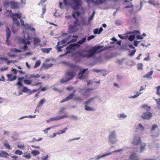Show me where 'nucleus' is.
Instances as JSON below:
<instances>
[{"mask_svg": "<svg viewBox=\"0 0 160 160\" xmlns=\"http://www.w3.org/2000/svg\"><path fill=\"white\" fill-rule=\"evenodd\" d=\"M68 65L72 68H74L76 67V65L74 64L69 63Z\"/></svg>", "mask_w": 160, "mask_h": 160, "instance_id": "57", "label": "nucleus"}, {"mask_svg": "<svg viewBox=\"0 0 160 160\" xmlns=\"http://www.w3.org/2000/svg\"><path fill=\"white\" fill-rule=\"evenodd\" d=\"M40 75L39 74H37L36 75L34 74H32L30 75L29 78H34L35 79L34 80H32V82L33 83L32 85L33 86H36L38 85L41 84L42 83L41 82H39V80L38 79H36L38 78H39Z\"/></svg>", "mask_w": 160, "mask_h": 160, "instance_id": "5", "label": "nucleus"}, {"mask_svg": "<svg viewBox=\"0 0 160 160\" xmlns=\"http://www.w3.org/2000/svg\"><path fill=\"white\" fill-rule=\"evenodd\" d=\"M73 37H75V38H73L72 39H71L70 42H76L77 40V38H78V36H75V35H73V36H72Z\"/></svg>", "mask_w": 160, "mask_h": 160, "instance_id": "49", "label": "nucleus"}, {"mask_svg": "<svg viewBox=\"0 0 160 160\" xmlns=\"http://www.w3.org/2000/svg\"><path fill=\"white\" fill-rule=\"evenodd\" d=\"M148 2L149 4L152 5H153L154 6H155V5H158L159 4V3L158 2L154 3L153 0H150L148 1Z\"/></svg>", "mask_w": 160, "mask_h": 160, "instance_id": "32", "label": "nucleus"}, {"mask_svg": "<svg viewBox=\"0 0 160 160\" xmlns=\"http://www.w3.org/2000/svg\"><path fill=\"white\" fill-rule=\"evenodd\" d=\"M129 159L131 160H139V158L137 157L135 153H133L130 156Z\"/></svg>", "mask_w": 160, "mask_h": 160, "instance_id": "18", "label": "nucleus"}, {"mask_svg": "<svg viewBox=\"0 0 160 160\" xmlns=\"http://www.w3.org/2000/svg\"><path fill=\"white\" fill-rule=\"evenodd\" d=\"M10 4V2L8 1H6L4 2L3 3V6L4 7H7L9 6V5Z\"/></svg>", "mask_w": 160, "mask_h": 160, "instance_id": "41", "label": "nucleus"}, {"mask_svg": "<svg viewBox=\"0 0 160 160\" xmlns=\"http://www.w3.org/2000/svg\"><path fill=\"white\" fill-rule=\"evenodd\" d=\"M80 14V13L78 12H74L72 14V16L76 19V20L74 22V23L76 24L78 23V19L76 16H79Z\"/></svg>", "mask_w": 160, "mask_h": 160, "instance_id": "17", "label": "nucleus"}, {"mask_svg": "<svg viewBox=\"0 0 160 160\" xmlns=\"http://www.w3.org/2000/svg\"><path fill=\"white\" fill-rule=\"evenodd\" d=\"M13 72V73L16 75L17 74V71L16 69L12 68L11 70Z\"/></svg>", "mask_w": 160, "mask_h": 160, "instance_id": "61", "label": "nucleus"}, {"mask_svg": "<svg viewBox=\"0 0 160 160\" xmlns=\"http://www.w3.org/2000/svg\"><path fill=\"white\" fill-rule=\"evenodd\" d=\"M88 69V68L84 69H83L82 71L79 72V73H78V75H81V76L79 77V78L80 79H81L84 78L83 75Z\"/></svg>", "mask_w": 160, "mask_h": 160, "instance_id": "19", "label": "nucleus"}, {"mask_svg": "<svg viewBox=\"0 0 160 160\" xmlns=\"http://www.w3.org/2000/svg\"><path fill=\"white\" fill-rule=\"evenodd\" d=\"M68 79V78H63L60 80V82L61 83H64L66 82H67L68 81H66Z\"/></svg>", "mask_w": 160, "mask_h": 160, "instance_id": "47", "label": "nucleus"}, {"mask_svg": "<svg viewBox=\"0 0 160 160\" xmlns=\"http://www.w3.org/2000/svg\"><path fill=\"white\" fill-rule=\"evenodd\" d=\"M31 153L34 156H36L40 153V152L38 150H34L31 152Z\"/></svg>", "mask_w": 160, "mask_h": 160, "instance_id": "39", "label": "nucleus"}, {"mask_svg": "<svg viewBox=\"0 0 160 160\" xmlns=\"http://www.w3.org/2000/svg\"><path fill=\"white\" fill-rule=\"evenodd\" d=\"M29 90V89H28V88H27L26 87H24L23 88V92H28V90Z\"/></svg>", "mask_w": 160, "mask_h": 160, "instance_id": "64", "label": "nucleus"}, {"mask_svg": "<svg viewBox=\"0 0 160 160\" xmlns=\"http://www.w3.org/2000/svg\"><path fill=\"white\" fill-rule=\"evenodd\" d=\"M60 42H58L57 45L56 46V47L57 48V49L58 52H62V50L61 49V48H63L64 46V45H63L60 47H58V46L59 45Z\"/></svg>", "mask_w": 160, "mask_h": 160, "instance_id": "24", "label": "nucleus"}, {"mask_svg": "<svg viewBox=\"0 0 160 160\" xmlns=\"http://www.w3.org/2000/svg\"><path fill=\"white\" fill-rule=\"evenodd\" d=\"M66 75L68 77H70L68 78V79L66 81H68L72 79L76 75V72L74 71H68L65 73Z\"/></svg>", "mask_w": 160, "mask_h": 160, "instance_id": "8", "label": "nucleus"}, {"mask_svg": "<svg viewBox=\"0 0 160 160\" xmlns=\"http://www.w3.org/2000/svg\"><path fill=\"white\" fill-rule=\"evenodd\" d=\"M29 39H27L26 38H25L24 37V38L23 39H22L21 40V42L22 43L24 44H25V43H27L26 40H28Z\"/></svg>", "mask_w": 160, "mask_h": 160, "instance_id": "52", "label": "nucleus"}, {"mask_svg": "<svg viewBox=\"0 0 160 160\" xmlns=\"http://www.w3.org/2000/svg\"><path fill=\"white\" fill-rule=\"evenodd\" d=\"M103 46H100V45H96L93 47L92 48L89 49L87 52L89 53H91L89 54H85L82 52H78V57L82 58H89L93 57L96 53L97 51L99 49L102 48Z\"/></svg>", "mask_w": 160, "mask_h": 160, "instance_id": "1", "label": "nucleus"}, {"mask_svg": "<svg viewBox=\"0 0 160 160\" xmlns=\"http://www.w3.org/2000/svg\"><path fill=\"white\" fill-rule=\"evenodd\" d=\"M23 157L26 158H31V156L29 153H28L27 154L23 156Z\"/></svg>", "mask_w": 160, "mask_h": 160, "instance_id": "59", "label": "nucleus"}, {"mask_svg": "<svg viewBox=\"0 0 160 160\" xmlns=\"http://www.w3.org/2000/svg\"><path fill=\"white\" fill-rule=\"evenodd\" d=\"M85 108L86 110L88 111H92L94 110L92 108L88 107L87 105L85 106Z\"/></svg>", "mask_w": 160, "mask_h": 160, "instance_id": "31", "label": "nucleus"}, {"mask_svg": "<svg viewBox=\"0 0 160 160\" xmlns=\"http://www.w3.org/2000/svg\"><path fill=\"white\" fill-rule=\"evenodd\" d=\"M141 143V138L138 135H134L133 138L132 144L134 145H138Z\"/></svg>", "mask_w": 160, "mask_h": 160, "instance_id": "6", "label": "nucleus"}, {"mask_svg": "<svg viewBox=\"0 0 160 160\" xmlns=\"http://www.w3.org/2000/svg\"><path fill=\"white\" fill-rule=\"evenodd\" d=\"M155 100L157 102L158 108L160 109V99H155Z\"/></svg>", "mask_w": 160, "mask_h": 160, "instance_id": "33", "label": "nucleus"}, {"mask_svg": "<svg viewBox=\"0 0 160 160\" xmlns=\"http://www.w3.org/2000/svg\"><path fill=\"white\" fill-rule=\"evenodd\" d=\"M15 153L16 154L21 155L22 154V151L20 150H17L15 151Z\"/></svg>", "mask_w": 160, "mask_h": 160, "instance_id": "48", "label": "nucleus"}, {"mask_svg": "<svg viewBox=\"0 0 160 160\" xmlns=\"http://www.w3.org/2000/svg\"><path fill=\"white\" fill-rule=\"evenodd\" d=\"M3 144L6 148L9 149H11L9 144L6 141L3 143Z\"/></svg>", "mask_w": 160, "mask_h": 160, "instance_id": "28", "label": "nucleus"}, {"mask_svg": "<svg viewBox=\"0 0 160 160\" xmlns=\"http://www.w3.org/2000/svg\"><path fill=\"white\" fill-rule=\"evenodd\" d=\"M6 42L7 43L8 45H9L10 44V42L9 39L11 35V32L10 29L8 27L6 28Z\"/></svg>", "mask_w": 160, "mask_h": 160, "instance_id": "11", "label": "nucleus"}, {"mask_svg": "<svg viewBox=\"0 0 160 160\" xmlns=\"http://www.w3.org/2000/svg\"><path fill=\"white\" fill-rule=\"evenodd\" d=\"M74 99L75 100L78 102L81 101L82 100L81 98L79 97L75 98Z\"/></svg>", "mask_w": 160, "mask_h": 160, "instance_id": "58", "label": "nucleus"}, {"mask_svg": "<svg viewBox=\"0 0 160 160\" xmlns=\"http://www.w3.org/2000/svg\"><path fill=\"white\" fill-rule=\"evenodd\" d=\"M47 0H41L39 3L38 4L39 5H42L43 3H44L45 2L47 1Z\"/></svg>", "mask_w": 160, "mask_h": 160, "instance_id": "63", "label": "nucleus"}, {"mask_svg": "<svg viewBox=\"0 0 160 160\" xmlns=\"http://www.w3.org/2000/svg\"><path fill=\"white\" fill-rule=\"evenodd\" d=\"M69 31L71 32H74V27L73 26H71L69 28Z\"/></svg>", "mask_w": 160, "mask_h": 160, "instance_id": "50", "label": "nucleus"}, {"mask_svg": "<svg viewBox=\"0 0 160 160\" xmlns=\"http://www.w3.org/2000/svg\"><path fill=\"white\" fill-rule=\"evenodd\" d=\"M158 128L157 125L156 124H154L152 126L151 129L152 130H154L155 128Z\"/></svg>", "mask_w": 160, "mask_h": 160, "instance_id": "62", "label": "nucleus"}, {"mask_svg": "<svg viewBox=\"0 0 160 160\" xmlns=\"http://www.w3.org/2000/svg\"><path fill=\"white\" fill-rule=\"evenodd\" d=\"M75 92L74 91L73 92L71 93L67 97L64 99H62L60 101L61 103H62L65 101H68V100L72 98L74 96V92Z\"/></svg>", "mask_w": 160, "mask_h": 160, "instance_id": "13", "label": "nucleus"}, {"mask_svg": "<svg viewBox=\"0 0 160 160\" xmlns=\"http://www.w3.org/2000/svg\"><path fill=\"white\" fill-rule=\"evenodd\" d=\"M40 42L41 40L40 39L37 38H33V43L35 45H36Z\"/></svg>", "mask_w": 160, "mask_h": 160, "instance_id": "27", "label": "nucleus"}, {"mask_svg": "<svg viewBox=\"0 0 160 160\" xmlns=\"http://www.w3.org/2000/svg\"><path fill=\"white\" fill-rule=\"evenodd\" d=\"M11 17L13 21V23L15 24L17 26L20 25V23L19 21L18 20L16 17L20 19L21 23V25L23 26L25 24L24 23V21L21 19L22 15L21 13H13L10 14Z\"/></svg>", "mask_w": 160, "mask_h": 160, "instance_id": "3", "label": "nucleus"}, {"mask_svg": "<svg viewBox=\"0 0 160 160\" xmlns=\"http://www.w3.org/2000/svg\"><path fill=\"white\" fill-rule=\"evenodd\" d=\"M24 78V77H19L18 79V81L17 83V85L22 87L23 85L21 82Z\"/></svg>", "mask_w": 160, "mask_h": 160, "instance_id": "22", "label": "nucleus"}, {"mask_svg": "<svg viewBox=\"0 0 160 160\" xmlns=\"http://www.w3.org/2000/svg\"><path fill=\"white\" fill-rule=\"evenodd\" d=\"M109 141L112 144H114L117 141L115 132L113 131L112 132L109 136Z\"/></svg>", "mask_w": 160, "mask_h": 160, "instance_id": "7", "label": "nucleus"}, {"mask_svg": "<svg viewBox=\"0 0 160 160\" xmlns=\"http://www.w3.org/2000/svg\"><path fill=\"white\" fill-rule=\"evenodd\" d=\"M88 3L90 2L94 3L97 5H99L102 3L105 2L108 0H85Z\"/></svg>", "mask_w": 160, "mask_h": 160, "instance_id": "10", "label": "nucleus"}, {"mask_svg": "<svg viewBox=\"0 0 160 160\" xmlns=\"http://www.w3.org/2000/svg\"><path fill=\"white\" fill-rule=\"evenodd\" d=\"M86 38H82V39L79 41L78 42V44H82L84 42H86Z\"/></svg>", "mask_w": 160, "mask_h": 160, "instance_id": "38", "label": "nucleus"}, {"mask_svg": "<svg viewBox=\"0 0 160 160\" xmlns=\"http://www.w3.org/2000/svg\"><path fill=\"white\" fill-rule=\"evenodd\" d=\"M12 74H7V77L8 78V81H13L15 80H16L17 77L16 75H15L13 77H12Z\"/></svg>", "mask_w": 160, "mask_h": 160, "instance_id": "16", "label": "nucleus"}, {"mask_svg": "<svg viewBox=\"0 0 160 160\" xmlns=\"http://www.w3.org/2000/svg\"><path fill=\"white\" fill-rule=\"evenodd\" d=\"M136 52V50L135 49H134L133 50H132L131 52L129 54V55L130 56H132L133 55L135 52Z\"/></svg>", "mask_w": 160, "mask_h": 160, "instance_id": "54", "label": "nucleus"}, {"mask_svg": "<svg viewBox=\"0 0 160 160\" xmlns=\"http://www.w3.org/2000/svg\"><path fill=\"white\" fill-rule=\"evenodd\" d=\"M74 46L75 45L74 44H72L67 47L66 48V49L67 50V51L64 55H66L68 53L70 52V51L72 49Z\"/></svg>", "mask_w": 160, "mask_h": 160, "instance_id": "20", "label": "nucleus"}, {"mask_svg": "<svg viewBox=\"0 0 160 160\" xmlns=\"http://www.w3.org/2000/svg\"><path fill=\"white\" fill-rule=\"evenodd\" d=\"M103 30L102 28L101 27L99 29L98 28H96L94 29L93 32L95 34H99Z\"/></svg>", "mask_w": 160, "mask_h": 160, "instance_id": "21", "label": "nucleus"}, {"mask_svg": "<svg viewBox=\"0 0 160 160\" xmlns=\"http://www.w3.org/2000/svg\"><path fill=\"white\" fill-rule=\"evenodd\" d=\"M58 11H56L54 13V16L57 18L60 16V14L58 12Z\"/></svg>", "mask_w": 160, "mask_h": 160, "instance_id": "53", "label": "nucleus"}, {"mask_svg": "<svg viewBox=\"0 0 160 160\" xmlns=\"http://www.w3.org/2000/svg\"><path fill=\"white\" fill-rule=\"evenodd\" d=\"M143 65L142 63H139L137 65V68L138 70L142 69Z\"/></svg>", "mask_w": 160, "mask_h": 160, "instance_id": "40", "label": "nucleus"}, {"mask_svg": "<svg viewBox=\"0 0 160 160\" xmlns=\"http://www.w3.org/2000/svg\"><path fill=\"white\" fill-rule=\"evenodd\" d=\"M2 157L6 158V157H7V156H8L9 155V154H8V153L5 151H2Z\"/></svg>", "mask_w": 160, "mask_h": 160, "instance_id": "44", "label": "nucleus"}, {"mask_svg": "<svg viewBox=\"0 0 160 160\" xmlns=\"http://www.w3.org/2000/svg\"><path fill=\"white\" fill-rule=\"evenodd\" d=\"M52 65L53 64L52 63H50L48 64H46L44 66V67L46 69H48L49 68L52 67Z\"/></svg>", "mask_w": 160, "mask_h": 160, "instance_id": "51", "label": "nucleus"}, {"mask_svg": "<svg viewBox=\"0 0 160 160\" xmlns=\"http://www.w3.org/2000/svg\"><path fill=\"white\" fill-rule=\"evenodd\" d=\"M24 83L27 85H30L31 83L32 80L31 81L29 80L25 79L24 80Z\"/></svg>", "mask_w": 160, "mask_h": 160, "instance_id": "45", "label": "nucleus"}, {"mask_svg": "<svg viewBox=\"0 0 160 160\" xmlns=\"http://www.w3.org/2000/svg\"><path fill=\"white\" fill-rule=\"evenodd\" d=\"M146 146V144L145 143H143L141 144L140 147V152H142L145 149V147Z\"/></svg>", "mask_w": 160, "mask_h": 160, "instance_id": "35", "label": "nucleus"}, {"mask_svg": "<svg viewBox=\"0 0 160 160\" xmlns=\"http://www.w3.org/2000/svg\"><path fill=\"white\" fill-rule=\"evenodd\" d=\"M10 6L12 9H18L19 7L20 3L18 2L11 1L10 2Z\"/></svg>", "mask_w": 160, "mask_h": 160, "instance_id": "12", "label": "nucleus"}, {"mask_svg": "<svg viewBox=\"0 0 160 160\" xmlns=\"http://www.w3.org/2000/svg\"><path fill=\"white\" fill-rule=\"evenodd\" d=\"M136 18L135 17H133L131 20V22L132 24H136Z\"/></svg>", "mask_w": 160, "mask_h": 160, "instance_id": "55", "label": "nucleus"}, {"mask_svg": "<svg viewBox=\"0 0 160 160\" xmlns=\"http://www.w3.org/2000/svg\"><path fill=\"white\" fill-rule=\"evenodd\" d=\"M95 37V36L94 35H91L89 36L87 38V40L88 41H90L92 39L94 38Z\"/></svg>", "mask_w": 160, "mask_h": 160, "instance_id": "60", "label": "nucleus"}, {"mask_svg": "<svg viewBox=\"0 0 160 160\" xmlns=\"http://www.w3.org/2000/svg\"><path fill=\"white\" fill-rule=\"evenodd\" d=\"M94 98H92L89 99L87 101L85 102H84V104H85V105H88L93 100Z\"/></svg>", "mask_w": 160, "mask_h": 160, "instance_id": "42", "label": "nucleus"}, {"mask_svg": "<svg viewBox=\"0 0 160 160\" xmlns=\"http://www.w3.org/2000/svg\"><path fill=\"white\" fill-rule=\"evenodd\" d=\"M135 36L134 35H132L129 36L128 39V40L130 41H133L135 38Z\"/></svg>", "mask_w": 160, "mask_h": 160, "instance_id": "46", "label": "nucleus"}, {"mask_svg": "<svg viewBox=\"0 0 160 160\" xmlns=\"http://www.w3.org/2000/svg\"><path fill=\"white\" fill-rule=\"evenodd\" d=\"M142 108L144 109V110L149 112L151 109V107L150 106H148L146 104H144L142 105Z\"/></svg>", "mask_w": 160, "mask_h": 160, "instance_id": "23", "label": "nucleus"}, {"mask_svg": "<svg viewBox=\"0 0 160 160\" xmlns=\"http://www.w3.org/2000/svg\"><path fill=\"white\" fill-rule=\"evenodd\" d=\"M45 102V100L44 99H42L41 100H40L37 106V108L41 106H42L44 103Z\"/></svg>", "mask_w": 160, "mask_h": 160, "instance_id": "30", "label": "nucleus"}, {"mask_svg": "<svg viewBox=\"0 0 160 160\" xmlns=\"http://www.w3.org/2000/svg\"><path fill=\"white\" fill-rule=\"evenodd\" d=\"M68 129L67 127H66L64 129L62 130H60L57 133V134H60L64 133L66 131V130Z\"/></svg>", "mask_w": 160, "mask_h": 160, "instance_id": "34", "label": "nucleus"}, {"mask_svg": "<svg viewBox=\"0 0 160 160\" xmlns=\"http://www.w3.org/2000/svg\"><path fill=\"white\" fill-rule=\"evenodd\" d=\"M121 151V150H118L114 151H113L112 152H109L108 153L104 154L102 155L101 156H99V155H98V156H97V157L96 158V160L99 159L101 158L104 157L105 156H108V155H110L112 153H114V152H119V151Z\"/></svg>", "mask_w": 160, "mask_h": 160, "instance_id": "14", "label": "nucleus"}, {"mask_svg": "<svg viewBox=\"0 0 160 160\" xmlns=\"http://www.w3.org/2000/svg\"><path fill=\"white\" fill-rule=\"evenodd\" d=\"M68 5H66L65 4V3L64 2L63 3L60 2L59 3V6L60 7V8L61 9H64V8L65 6H66Z\"/></svg>", "mask_w": 160, "mask_h": 160, "instance_id": "29", "label": "nucleus"}, {"mask_svg": "<svg viewBox=\"0 0 160 160\" xmlns=\"http://www.w3.org/2000/svg\"><path fill=\"white\" fill-rule=\"evenodd\" d=\"M41 64V62L39 60H38L35 63L33 66L34 68H36L39 66Z\"/></svg>", "mask_w": 160, "mask_h": 160, "instance_id": "37", "label": "nucleus"}, {"mask_svg": "<svg viewBox=\"0 0 160 160\" xmlns=\"http://www.w3.org/2000/svg\"><path fill=\"white\" fill-rule=\"evenodd\" d=\"M68 117V116L66 115H64V116H57L55 117H54L52 118H51V119L52 121H56L58 120H60V119H62L63 118H67Z\"/></svg>", "mask_w": 160, "mask_h": 160, "instance_id": "15", "label": "nucleus"}, {"mask_svg": "<svg viewBox=\"0 0 160 160\" xmlns=\"http://www.w3.org/2000/svg\"><path fill=\"white\" fill-rule=\"evenodd\" d=\"M134 7L133 5L130 4L129 5H128L126 6H125L123 8V9H128L129 8V10H132Z\"/></svg>", "mask_w": 160, "mask_h": 160, "instance_id": "25", "label": "nucleus"}, {"mask_svg": "<svg viewBox=\"0 0 160 160\" xmlns=\"http://www.w3.org/2000/svg\"><path fill=\"white\" fill-rule=\"evenodd\" d=\"M25 29L27 30H30L32 32L29 34V33H27L25 32H23V36L25 38L28 39H31L33 37L36 36L35 29L32 27L31 26L28 24H25L23 26Z\"/></svg>", "mask_w": 160, "mask_h": 160, "instance_id": "2", "label": "nucleus"}, {"mask_svg": "<svg viewBox=\"0 0 160 160\" xmlns=\"http://www.w3.org/2000/svg\"><path fill=\"white\" fill-rule=\"evenodd\" d=\"M82 4V0H71L69 4L74 10L79 8Z\"/></svg>", "mask_w": 160, "mask_h": 160, "instance_id": "4", "label": "nucleus"}, {"mask_svg": "<svg viewBox=\"0 0 160 160\" xmlns=\"http://www.w3.org/2000/svg\"><path fill=\"white\" fill-rule=\"evenodd\" d=\"M52 49L51 48H43L41 49L42 51L44 53H48Z\"/></svg>", "mask_w": 160, "mask_h": 160, "instance_id": "26", "label": "nucleus"}, {"mask_svg": "<svg viewBox=\"0 0 160 160\" xmlns=\"http://www.w3.org/2000/svg\"><path fill=\"white\" fill-rule=\"evenodd\" d=\"M152 113L150 112H143L141 117L143 119L148 120L150 119L152 117Z\"/></svg>", "mask_w": 160, "mask_h": 160, "instance_id": "9", "label": "nucleus"}, {"mask_svg": "<svg viewBox=\"0 0 160 160\" xmlns=\"http://www.w3.org/2000/svg\"><path fill=\"white\" fill-rule=\"evenodd\" d=\"M59 44L61 43V44H62L66 43L67 42V40L65 39L62 40L61 42H59Z\"/></svg>", "mask_w": 160, "mask_h": 160, "instance_id": "56", "label": "nucleus"}, {"mask_svg": "<svg viewBox=\"0 0 160 160\" xmlns=\"http://www.w3.org/2000/svg\"><path fill=\"white\" fill-rule=\"evenodd\" d=\"M95 11H93V12L92 14H91V15L89 17V18H88V21L89 22L90 21L93 19V17L94 16V15H95Z\"/></svg>", "mask_w": 160, "mask_h": 160, "instance_id": "43", "label": "nucleus"}, {"mask_svg": "<svg viewBox=\"0 0 160 160\" xmlns=\"http://www.w3.org/2000/svg\"><path fill=\"white\" fill-rule=\"evenodd\" d=\"M153 72V71H151L149 72L148 73L146 74L145 75L144 77V78H149V77L151 76L152 75Z\"/></svg>", "mask_w": 160, "mask_h": 160, "instance_id": "36", "label": "nucleus"}]
</instances>
